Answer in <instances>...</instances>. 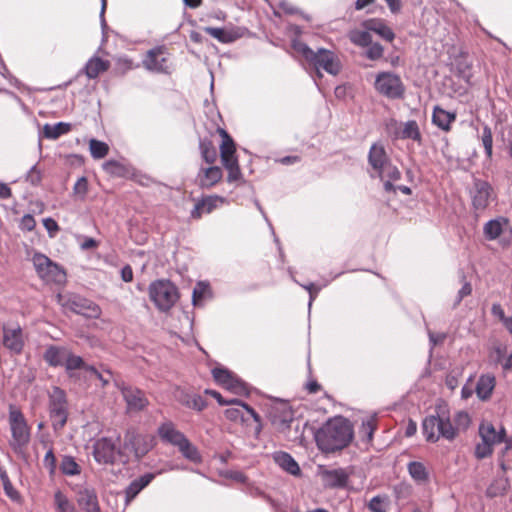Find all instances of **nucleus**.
<instances>
[{
  "instance_id": "obj_1",
  "label": "nucleus",
  "mask_w": 512,
  "mask_h": 512,
  "mask_svg": "<svg viewBox=\"0 0 512 512\" xmlns=\"http://www.w3.org/2000/svg\"><path fill=\"white\" fill-rule=\"evenodd\" d=\"M352 438V425L344 417L329 419L315 434L319 449L327 453L345 448Z\"/></svg>"
},
{
  "instance_id": "obj_2",
  "label": "nucleus",
  "mask_w": 512,
  "mask_h": 512,
  "mask_svg": "<svg viewBox=\"0 0 512 512\" xmlns=\"http://www.w3.org/2000/svg\"><path fill=\"white\" fill-rule=\"evenodd\" d=\"M292 48L318 71L323 69L331 75H337L341 69L338 56L331 50L319 48L313 51L299 39H292Z\"/></svg>"
},
{
  "instance_id": "obj_3",
  "label": "nucleus",
  "mask_w": 512,
  "mask_h": 512,
  "mask_svg": "<svg viewBox=\"0 0 512 512\" xmlns=\"http://www.w3.org/2000/svg\"><path fill=\"white\" fill-rule=\"evenodd\" d=\"M422 433L426 441L435 443L440 438L453 441L458 435V428L453 426L445 413L429 415L422 422Z\"/></svg>"
},
{
  "instance_id": "obj_4",
  "label": "nucleus",
  "mask_w": 512,
  "mask_h": 512,
  "mask_svg": "<svg viewBox=\"0 0 512 512\" xmlns=\"http://www.w3.org/2000/svg\"><path fill=\"white\" fill-rule=\"evenodd\" d=\"M149 298L158 310H170L179 298L177 287L169 280H156L150 283Z\"/></svg>"
},
{
  "instance_id": "obj_5",
  "label": "nucleus",
  "mask_w": 512,
  "mask_h": 512,
  "mask_svg": "<svg viewBox=\"0 0 512 512\" xmlns=\"http://www.w3.org/2000/svg\"><path fill=\"white\" fill-rule=\"evenodd\" d=\"M8 421L11 431L10 446L15 452H20L30 441V428L19 408L9 407Z\"/></svg>"
},
{
  "instance_id": "obj_6",
  "label": "nucleus",
  "mask_w": 512,
  "mask_h": 512,
  "mask_svg": "<svg viewBox=\"0 0 512 512\" xmlns=\"http://www.w3.org/2000/svg\"><path fill=\"white\" fill-rule=\"evenodd\" d=\"M49 416L55 431L61 430L68 419V401L66 393L58 386H54L48 394Z\"/></svg>"
},
{
  "instance_id": "obj_7",
  "label": "nucleus",
  "mask_w": 512,
  "mask_h": 512,
  "mask_svg": "<svg viewBox=\"0 0 512 512\" xmlns=\"http://www.w3.org/2000/svg\"><path fill=\"white\" fill-rule=\"evenodd\" d=\"M34 269L45 283L63 284L66 281L65 271L50 258L42 253H35L32 257Z\"/></svg>"
},
{
  "instance_id": "obj_8",
  "label": "nucleus",
  "mask_w": 512,
  "mask_h": 512,
  "mask_svg": "<svg viewBox=\"0 0 512 512\" xmlns=\"http://www.w3.org/2000/svg\"><path fill=\"white\" fill-rule=\"evenodd\" d=\"M374 87L378 93L389 99L404 97L405 86L401 78L392 72H380L376 75Z\"/></svg>"
},
{
  "instance_id": "obj_9",
  "label": "nucleus",
  "mask_w": 512,
  "mask_h": 512,
  "mask_svg": "<svg viewBox=\"0 0 512 512\" xmlns=\"http://www.w3.org/2000/svg\"><path fill=\"white\" fill-rule=\"evenodd\" d=\"M57 302L64 310L86 317H97L100 314L96 304L76 294H58Z\"/></svg>"
},
{
  "instance_id": "obj_10",
  "label": "nucleus",
  "mask_w": 512,
  "mask_h": 512,
  "mask_svg": "<svg viewBox=\"0 0 512 512\" xmlns=\"http://www.w3.org/2000/svg\"><path fill=\"white\" fill-rule=\"evenodd\" d=\"M120 436L101 437L93 444V457L99 464H112L115 461Z\"/></svg>"
},
{
  "instance_id": "obj_11",
  "label": "nucleus",
  "mask_w": 512,
  "mask_h": 512,
  "mask_svg": "<svg viewBox=\"0 0 512 512\" xmlns=\"http://www.w3.org/2000/svg\"><path fill=\"white\" fill-rule=\"evenodd\" d=\"M470 196L474 209L481 211L486 209L490 202L496 198L491 184L482 179H474Z\"/></svg>"
},
{
  "instance_id": "obj_12",
  "label": "nucleus",
  "mask_w": 512,
  "mask_h": 512,
  "mask_svg": "<svg viewBox=\"0 0 512 512\" xmlns=\"http://www.w3.org/2000/svg\"><path fill=\"white\" fill-rule=\"evenodd\" d=\"M143 67L153 73H169L168 53L164 46H157L147 51Z\"/></svg>"
},
{
  "instance_id": "obj_13",
  "label": "nucleus",
  "mask_w": 512,
  "mask_h": 512,
  "mask_svg": "<svg viewBox=\"0 0 512 512\" xmlns=\"http://www.w3.org/2000/svg\"><path fill=\"white\" fill-rule=\"evenodd\" d=\"M390 159L382 144L374 143L368 153V163L372 169L371 177H377L381 171L390 163Z\"/></svg>"
},
{
  "instance_id": "obj_14",
  "label": "nucleus",
  "mask_w": 512,
  "mask_h": 512,
  "mask_svg": "<svg viewBox=\"0 0 512 512\" xmlns=\"http://www.w3.org/2000/svg\"><path fill=\"white\" fill-rule=\"evenodd\" d=\"M120 390L129 411L138 412L148 405V399L140 389L131 386H122Z\"/></svg>"
},
{
  "instance_id": "obj_15",
  "label": "nucleus",
  "mask_w": 512,
  "mask_h": 512,
  "mask_svg": "<svg viewBox=\"0 0 512 512\" xmlns=\"http://www.w3.org/2000/svg\"><path fill=\"white\" fill-rule=\"evenodd\" d=\"M2 343L3 346L11 352L16 354L21 353L24 347V338L21 327L18 325L14 327L4 326Z\"/></svg>"
},
{
  "instance_id": "obj_16",
  "label": "nucleus",
  "mask_w": 512,
  "mask_h": 512,
  "mask_svg": "<svg viewBox=\"0 0 512 512\" xmlns=\"http://www.w3.org/2000/svg\"><path fill=\"white\" fill-rule=\"evenodd\" d=\"M325 487L344 488L346 487L351 472L345 468L325 469L320 473Z\"/></svg>"
},
{
  "instance_id": "obj_17",
  "label": "nucleus",
  "mask_w": 512,
  "mask_h": 512,
  "mask_svg": "<svg viewBox=\"0 0 512 512\" xmlns=\"http://www.w3.org/2000/svg\"><path fill=\"white\" fill-rule=\"evenodd\" d=\"M361 27L367 29L370 32H374L379 35L382 39L388 42H392L395 38V33L386 24L385 20L381 18H370L361 22Z\"/></svg>"
},
{
  "instance_id": "obj_18",
  "label": "nucleus",
  "mask_w": 512,
  "mask_h": 512,
  "mask_svg": "<svg viewBox=\"0 0 512 512\" xmlns=\"http://www.w3.org/2000/svg\"><path fill=\"white\" fill-rule=\"evenodd\" d=\"M77 503L85 512H101L98 496L94 488L86 487L78 491Z\"/></svg>"
},
{
  "instance_id": "obj_19",
  "label": "nucleus",
  "mask_w": 512,
  "mask_h": 512,
  "mask_svg": "<svg viewBox=\"0 0 512 512\" xmlns=\"http://www.w3.org/2000/svg\"><path fill=\"white\" fill-rule=\"evenodd\" d=\"M479 436L482 441L493 447L505 440L506 430L504 427H501V429L497 431L492 423L482 422L479 425Z\"/></svg>"
},
{
  "instance_id": "obj_20",
  "label": "nucleus",
  "mask_w": 512,
  "mask_h": 512,
  "mask_svg": "<svg viewBox=\"0 0 512 512\" xmlns=\"http://www.w3.org/2000/svg\"><path fill=\"white\" fill-rule=\"evenodd\" d=\"M158 435L160 439L172 446L177 447L186 436L179 431L173 422L166 421L158 427Z\"/></svg>"
},
{
  "instance_id": "obj_21",
  "label": "nucleus",
  "mask_w": 512,
  "mask_h": 512,
  "mask_svg": "<svg viewBox=\"0 0 512 512\" xmlns=\"http://www.w3.org/2000/svg\"><path fill=\"white\" fill-rule=\"evenodd\" d=\"M496 386V378L491 373H485L480 375L476 387L475 392L477 397L481 401H487L491 398L493 391Z\"/></svg>"
},
{
  "instance_id": "obj_22",
  "label": "nucleus",
  "mask_w": 512,
  "mask_h": 512,
  "mask_svg": "<svg viewBox=\"0 0 512 512\" xmlns=\"http://www.w3.org/2000/svg\"><path fill=\"white\" fill-rule=\"evenodd\" d=\"M64 366L69 378L74 380H78L80 378V374L77 373L78 370L87 374V367H91V365H88L84 362L82 357L75 355L70 351L67 354Z\"/></svg>"
},
{
  "instance_id": "obj_23",
  "label": "nucleus",
  "mask_w": 512,
  "mask_h": 512,
  "mask_svg": "<svg viewBox=\"0 0 512 512\" xmlns=\"http://www.w3.org/2000/svg\"><path fill=\"white\" fill-rule=\"evenodd\" d=\"M456 120V113L446 111L440 106H435L432 113V123L439 129L448 132L451 124Z\"/></svg>"
},
{
  "instance_id": "obj_24",
  "label": "nucleus",
  "mask_w": 512,
  "mask_h": 512,
  "mask_svg": "<svg viewBox=\"0 0 512 512\" xmlns=\"http://www.w3.org/2000/svg\"><path fill=\"white\" fill-rule=\"evenodd\" d=\"M222 175L220 167L211 166L199 171L197 181L202 188H210L221 180Z\"/></svg>"
},
{
  "instance_id": "obj_25",
  "label": "nucleus",
  "mask_w": 512,
  "mask_h": 512,
  "mask_svg": "<svg viewBox=\"0 0 512 512\" xmlns=\"http://www.w3.org/2000/svg\"><path fill=\"white\" fill-rule=\"evenodd\" d=\"M68 352L69 350L66 347L50 345L45 350L43 359L52 367L62 366L64 365Z\"/></svg>"
},
{
  "instance_id": "obj_26",
  "label": "nucleus",
  "mask_w": 512,
  "mask_h": 512,
  "mask_svg": "<svg viewBox=\"0 0 512 512\" xmlns=\"http://www.w3.org/2000/svg\"><path fill=\"white\" fill-rule=\"evenodd\" d=\"M204 31L221 43H232L239 39L242 34L238 29H226L218 27H205Z\"/></svg>"
},
{
  "instance_id": "obj_27",
  "label": "nucleus",
  "mask_w": 512,
  "mask_h": 512,
  "mask_svg": "<svg viewBox=\"0 0 512 512\" xmlns=\"http://www.w3.org/2000/svg\"><path fill=\"white\" fill-rule=\"evenodd\" d=\"M153 473H146L139 478L133 480L125 490L126 503L128 504L134 499L146 486H148L154 479Z\"/></svg>"
},
{
  "instance_id": "obj_28",
  "label": "nucleus",
  "mask_w": 512,
  "mask_h": 512,
  "mask_svg": "<svg viewBox=\"0 0 512 512\" xmlns=\"http://www.w3.org/2000/svg\"><path fill=\"white\" fill-rule=\"evenodd\" d=\"M377 177L384 182V190L386 192L395 193L396 187L393 185V182L401 178V172L390 162Z\"/></svg>"
},
{
  "instance_id": "obj_29",
  "label": "nucleus",
  "mask_w": 512,
  "mask_h": 512,
  "mask_svg": "<svg viewBox=\"0 0 512 512\" xmlns=\"http://www.w3.org/2000/svg\"><path fill=\"white\" fill-rule=\"evenodd\" d=\"M274 462L291 475H299L300 467L294 458L287 452L278 451L273 454Z\"/></svg>"
},
{
  "instance_id": "obj_30",
  "label": "nucleus",
  "mask_w": 512,
  "mask_h": 512,
  "mask_svg": "<svg viewBox=\"0 0 512 512\" xmlns=\"http://www.w3.org/2000/svg\"><path fill=\"white\" fill-rule=\"evenodd\" d=\"M508 225V219L505 217H497L491 219L484 224L483 233L487 240L497 239L503 232L505 226Z\"/></svg>"
},
{
  "instance_id": "obj_31",
  "label": "nucleus",
  "mask_w": 512,
  "mask_h": 512,
  "mask_svg": "<svg viewBox=\"0 0 512 512\" xmlns=\"http://www.w3.org/2000/svg\"><path fill=\"white\" fill-rule=\"evenodd\" d=\"M218 202L222 203L223 198L218 196H209L198 201L194 209L191 211L193 218H200L204 213H211L216 207Z\"/></svg>"
},
{
  "instance_id": "obj_32",
  "label": "nucleus",
  "mask_w": 512,
  "mask_h": 512,
  "mask_svg": "<svg viewBox=\"0 0 512 512\" xmlns=\"http://www.w3.org/2000/svg\"><path fill=\"white\" fill-rule=\"evenodd\" d=\"M205 393L206 394H209L211 395L213 398H215L217 400V402L220 404V405H234V406H242L243 408L246 409V412L256 421V422H260V416L256 413V411L251 408L250 406H248L246 403H244L243 401L239 400V399H236V398H233V399H229V400H225L222 395L215 391V390H209V389H206L205 390Z\"/></svg>"
},
{
  "instance_id": "obj_33",
  "label": "nucleus",
  "mask_w": 512,
  "mask_h": 512,
  "mask_svg": "<svg viewBox=\"0 0 512 512\" xmlns=\"http://www.w3.org/2000/svg\"><path fill=\"white\" fill-rule=\"evenodd\" d=\"M110 67V63L107 60H103L99 57H92L88 60L84 67V72L89 79L97 78L101 73L107 71Z\"/></svg>"
},
{
  "instance_id": "obj_34",
  "label": "nucleus",
  "mask_w": 512,
  "mask_h": 512,
  "mask_svg": "<svg viewBox=\"0 0 512 512\" xmlns=\"http://www.w3.org/2000/svg\"><path fill=\"white\" fill-rule=\"evenodd\" d=\"M178 401L187 408L196 410L198 412L207 407V401L198 394H189L182 392L178 396Z\"/></svg>"
},
{
  "instance_id": "obj_35",
  "label": "nucleus",
  "mask_w": 512,
  "mask_h": 512,
  "mask_svg": "<svg viewBox=\"0 0 512 512\" xmlns=\"http://www.w3.org/2000/svg\"><path fill=\"white\" fill-rule=\"evenodd\" d=\"M407 470L411 478L419 484H424L429 480V473L422 462H409L407 464Z\"/></svg>"
},
{
  "instance_id": "obj_36",
  "label": "nucleus",
  "mask_w": 512,
  "mask_h": 512,
  "mask_svg": "<svg viewBox=\"0 0 512 512\" xmlns=\"http://www.w3.org/2000/svg\"><path fill=\"white\" fill-rule=\"evenodd\" d=\"M348 38L352 44L361 48H365L372 42L370 31L364 28L350 30L348 33Z\"/></svg>"
},
{
  "instance_id": "obj_37",
  "label": "nucleus",
  "mask_w": 512,
  "mask_h": 512,
  "mask_svg": "<svg viewBox=\"0 0 512 512\" xmlns=\"http://www.w3.org/2000/svg\"><path fill=\"white\" fill-rule=\"evenodd\" d=\"M178 450L184 458L194 463H200L202 457L195 445H193L186 437L178 446Z\"/></svg>"
},
{
  "instance_id": "obj_38",
  "label": "nucleus",
  "mask_w": 512,
  "mask_h": 512,
  "mask_svg": "<svg viewBox=\"0 0 512 512\" xmlns=\"http://www.w3.org/2000/svg\"><path fill=\"white\" fill-rule=\"evenodd\" d=\"M211 297V290L209 284L206 282H198L192 293V303L195 307L202 306L204 300Z\"/></svg>"
},
{
  "instance_id": "obj_39",
  "label": "nucleus",
  "mask_w": 512,
  "mask_h": 512,
  "mask_svg": "<svg viewBox=\"0 0 512 512\" xmlns=\"http://www.w3.org/2000/svg\"><path fill=\"white\" fill-rule=\"evenodd\" d=\"M71 125L69 123L58 122L56 124H45L43 127V135L48 139H57L63 134L70 131Z\"/></svg>"
},
{
  "instance_id": "obj_40",
  "label": "nucleus",
  "mask_w": 512,
  "mask_h": 512,
  "mask_svg": "<svg viewBox=\"0 0 512 512\" xmlns=\"http://www.w3.org/2000/svg\"><path fill=\"white\" fill-rule=\"evenodd\" d=\"M54 506L56 512H78L73 502L60 490L54 493Z\"/></svg>"
},
{
  "instance_id": "obj_41",
  "label": "nucleus",
  "mask_w": 512,
  "mask_h": 512,
  "mask_svg": "<svg viewBox=\"0 0 512 512\" xmlns=\"http://www.w3.org/2000/svg\"><path fill=\"white\" fill-rule=\"evenodd\" d=\"M132 446L136 456L142 457L152 449V438L148 436L137 435L132 441Z\"/></svg>"
},
{
  "instance_id": "obj_42",
  "label": "nucleus",
  "mask_w": 512,
  "mask_h": 512,
  "mask_svg": "<svg viewBox=\"0 0 512 512\" xmlns=\"http://www.w3.org/2000/svg\"><path fill=\"white\" fill-rule=\"evenodd\" d=\"M60 470L66 476H75L81 473V467L76 462L75 458L69 455L63 456Z\"/></svg>"
},
{
  "instance_id": "obj_43",
  "label": "nucleus",
  "mask_w": 512,
  "mask_h": 512,
  "mask_svg": "<svg viewBox=\"0 0 512 512\" xmlns=\"http://www.w3.org/2000/svg\"><path fill=\"white\" fill-rule=\"evenodd\" d=\"M400 138L412 139L417 142L421 141L419 126L415 120H409L404 123Z\"/></svg>"
},
{
  "instance_id": "obj_44",
  "label": "nucleus",
  "mask_w": 512,
  "mask_h": 512,
  "mask_svg": "<svg viewBox=\"0 0 512 512\" xmlns=\"http://www.w3.org/2000/svg\"><path fill=\"white\" fill-rule=\"evenodd\" d=\"M199 148L201 151L202 158L209 164H212L217 159V151L211 141L207 139H201L199 142Z\"/></svg>"
},
{
  "instance_id": "obj_45",
  "label": "nucleus",
  "mask_w": 512,
  "mask_h": 512,
  "mask_svg": "<svg viewBox=\"0 0 512 512\" xmlns=\"http://www.w3.org/2000/svg\"><path fill=\"white\" fill-rule=\"evenodd\" d=\"M89 149H90L91 156L94 159H102L109 152L108 145L105 142L99 141L96 139H91L89 141Z\"/></svg>"
},
{
  "instance_id": "obj_46",
  "label": "nucleus",
  "mask_w": 512,
  "mask_h": 512,
  "mask_svg": "<svg viewBox=\"0 0 512 512\" xmlns=\"http://www.w3.org/2000/svg\"><path fill=\"white\" fill-rule=\"evenodd\" d=\"M224 388L237 395H247L249 393L247 384L234 374Z\"/></svg>"
},
{
  "instance_id": "obj_47",
  "label": "nucleus",
  "mask_w": 512,
  "mask_h": 512,
  "mask_svg": "<svg viewBox=\"0 0 512 512\" xmlns=\"http://www.w3.org/2000/svg\"><path fill=\"white\" fill-rule=\"evenodd\" d=\"M481 142L485 150L486 158L491 160L493 156V136L492 130L487 124L483 126Z\"/></svg>"
},
{
  "instance_id": "obj_48",
  "label": "nucleus",
  "mask_w": 512,
  "mask_h": 512,
  "mask_svg": "<svg viewBox=\"0 0 512 512\" xmlns=\"http://www.w3.org/2000/svg\"><path fill=\"white\" fill-rule=\"evenodd\" d=\"M222 143L220 145V156L235 154V145L232 138L223 129L220 130Z\"/></svg>"
},
{
  "instance_id": "obj_49",
  "label": "nucleus",
  "mask_w": 512,
  "mask_h": 512,
  "mask_svg": "<svg viewBox=\"0 0 512 512\" xmlns=\"http://www.w3.org/2000/svg\"><path fill=\"white\" fill-rule=\"evenodd\" d=\"M366 51L364 53V56L372 61L379 60L383 57L384 54V48L383 46L378 42H371L370 45L366 46Z\"/></svg>"
},
{
  "instance_id": "obj_50",
  "label": "nucleus",
  "mask_w": 512,
  "mask_h": 512,
  "mask_svg": "<svg viewBox=\"0 0 512 512\" xmlns=\"http://www.w3.org/2000/svg\"><path fill=\"white\" fill-rule=\"evenodd\" d=\"M212 375L218 384L225 387V385L228 384V381H230L233 373L225 368L216 367L212 370Z\"/></svg>"
},
{
  "instance_id": "obj_51",
  "label": "nucleus",
  "mask_w": 512,
  "mask_h": 512,
  "mask_svg": "<svg viewBox=\"0 0 512 512\" xmlns=\"http://www.w3.org/2000/svg\"><path fill=\"white\" fill-rule=\"evenodd\" d=\"M103 169L112 175L123 176L126 172L125 166L115 160H109L103 164Z\"/></svg>"
},
{
  "instance_id": "obj_52",
  "label": "nucleus",
  "mask_w": 512,
  "mask_h": 512,
  "mask_svg": "<svg viewBox=\"0 0 512 512\" xmlns=\"http://www.w3.org/2000/svg\"><path fill=\"white\" fill-rule=\"evenodd\" d=\"M457 74L466 83H470L472 78L471 65L466 60H460L456 64Z\"/></svg>"
},
{
  "instance_id": "obj_53",
  "label": "nucleus",
  "mask_w": 512,
  "mask_h": 512,
  "mask_svg": "<svg viewBox=\"0 0 512 512\" xmlns=\"http://www.w3.org/2000/svg\"><path fill=\"white\" fill-rule=\"evenodd\" d=\"M87 374L95 376L101 382L103 387L107 386L113 379V373L110 370H106L105 374H103L94 366L87 367Z\"/></svg>"
},
{
  "instance_id": "obj_54",
  "label": "nucleus",
  "mask_w": 512,
  "mask_h": 512,
  "mask_svg": "<svg viewBox=\"0 0 512 512\" xmlns=\"http://www.w3.org/2000/svg\"><path fill=\"white\" fill-rule=\"evenodd\" d=\"M74 194L81 200H83L88 192V181L86 177H80L73 187Z\"/></svg>"
},
{
  "instance_id": "obj_55",
  "label": "nucleus",
  "mask_w": 512,
  "mask_h": 512,
  "mask_svg": "<svg viewBox=\"0 0 512 512\" xmlns=\"http://www.w3.org/2000/svg\"><path fill=\"white\" fill-rule=\"evenodd\" d=\"M493 453V447L484 441L478 443L475 447V457L479 460L490 456Z\"/></svg>"
},
{
  "instance_id": "obj_56",
  "label": "nucleus",
  "mask_w": 512,
  "mask_h": 512,
  "mask_svg": "<svg viewBox=\"0 0 512 512\" xmlns=\"http://www.w3.org/2000/svg\"><path fill=\"white\" fill-rule=\"evenodd\" d=\"M244 411H246L245 408H243L242 406H238V407H231V408H228L225 410V416L227 419L231 420V421H244Z\"/></svg>"
},
{
  "instance_id": "obj_57",
  "label": "nucleus",
  "mask_w": 512,
  "mask_h": 512,
  "mask_svg": "<svg viewBox=\"0 0 512 512\" xmlns=\"http://www.w3.org/2000/svg\"><path fill=\"white\" fill-rule=\"evenodd\" d=\"M43 465L46 469L49 470L50 474H53L56 470V457L54 455L53 449L50 448L43 459Z\"/></svg>"
},
{
  "instance_id": "obj_58",
  "label": "nucleus",
  "mask_w": 512,
  "mask_h": 512,
  "mask_svg": "<svg viewBox=\"0 0 512 512\" xmlns=\"http://www.w3.org/2000/svg\"><path fill=\"white\" fill-rule=\"evenodd\" d=\"M375 430L374 421L372 419L363 421L360 429V434H362L366 440L369 442L373 438V433Z\"/></svg>"
},
{
  "instance_id": "obj_59",
  "label": "nucleus",
  "mask_w": 512,
  "mask_h": 512,
  "mask_svg": "<svg viewBox=\"0 0 512 512\" xmlns=\"http://www.w3.org/2000/svg\"><path fill=\"white\" fill-rule=\"evenodd\" d=\"M36 226V221L31 214H25L21 220L19 227L23 231H32Z\"/></svg>"
},
{
  "instance_id": "obj_60",
  "label": "nucleus",
  "mask_w": 512,
  "mask_h": 512,
  "mask_svg": "<svg viewBox=\"0 0 512 512\" xmlns=\"http://www.w3.org/2000/svg\"><path fill=\"white\" fill-rule=\"evenodd\" d=\"M368 508L372 512H385L383 499L380 496H374L369 501Z\"/></svg>"
},
{
  "instance_id": "obj_61",
  "label": "nucleus",
  "mask_w": 512,
  "mask_h": 512,
  "mask_svg": "<svg viewBox=\"0 0 512 512\" xmlns=\"http://www.w3.org/2000/svg\"><path fill=\"white\" fill-rule=\"evenodd\" d=\"M455 421L457 423V428L462 427L466 429L470 424L469 414L465 411H459L455 416Z\"/></svg>"
},
{
  "instance_id": "obj_62",
  "label": "nucleus",
  "mask_w": 512,
  "mask_h": 512,
  "mask_svg": "<svg viewBox=\"0 0 512 512\" xmlns=\"http://www.w3.org/2000/svg\"><path fill=\"white\" fill-rule=\"evenodd\" d=\"M282 417L279 420V428L285 429L290 427L291 422L293 421V412L290 409H285L282 413Z\"/></svg>"
},
{
  "instance_id": "obj_63",
  "label": "nucleus",
  "mask_w": 512,
  "mask_h": 512,
  "mask_svg": "<svg viewBox=\"0 0 512 512\" xmlns=\"http://www.w3.org/2000/svg\"><path fill=\"white\" fill-rule=\"evenodd\" d=\"M472 292V287H471V284L469 282H465L463 284V286L461 287V289L458 291V295L456 297V300H455V303H454V306H457L460 304V302L462 301V299L468 295H470Z\"/></svg>"
},
{
  "instance_id": "obj_64",
  "label": "nucleus",
  "mask_w": 512,
  "mask_h": 512,
  "mask_svg": "<svg viewBox=\"0 0 512 512\" xmlns=\"http://www.w3.org/2000/svg\"><path fill=\"white\" fill-rule=\"evenodd\" d=\"M43 225L51 237H53L56 234V232L59 230V226H58L57 222L52 218H45L43 220Z\"/></svg>"
}]
</instances>
